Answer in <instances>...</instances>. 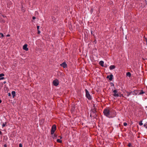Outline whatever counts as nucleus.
I'll return each instance as SVG.
<instances>
[{
  "instance_id": "obj_29",
  "label": "nucleus",
  "mask_w": 147,
  "mask_h": 147,
  "mask_svg": "<svg viewBox=\"0 0 147 147\" xmlns=\"http://www.w3.org/2000/svg\"><path fill=\"white\" fill-rule=\"evenodd\" d=\"M36 19V17H35L33 16L32 17V19L33 20H34Z\"/></svg>"
},
{
  "instance_id": "obj_25",
  "label": "nucleus",
  "mask_w": 147,
  "mask_h": 147,
  "mask_svg": "<svg viewBox=\"0 0 147 147\" xmlns=\"http://www.w3.org/2000/svg\"><path fill=\"white\" fill-rule=\"evenodd\" d=\"M139 125H143V123L142 122V121H140V123H139Z\"/></svg>"
},
{
  "instance_id": "obj_6",
  "label": "nucleus",
  "mask_w": 147,
  "mask_h": 147,
  "mask_svg": "<svg viewBox=\"0 0 147 147\" xmlns=\"http://www.w3.org/2000/svg\"><path fill=\"white\" fill-rule=\"evenodd\" d=\"M53 83L54 86H57L58 85L59 82L57 80H55L53 81Z\"/></svg>"
},
{
  "instance_id": "obj_41",
  "label": "nucleus",
  "mask_w": 147,
  "mask_h": 147,
  "mask_svg": "<svg viewBox=\"0 0 147 147\" xmlns=\"http://www.w3.org/2000/svg\"><path fill=\"white\" fill-rule=\"evenodd\" d=\"M92 9H91V11H92Z\"/></svg>"
},
{
  "instance_id": "obj_38",
  "label": "nucleus",
  "mask_w": 147,
  "mask_h": 147,
  "mask_svg": "<svg viewBox=\"0 0 147 147\" xmlns=\"http://www.w3.org/2000/svg\"><path fill=\"white\" fill-rule=\"evenodd\" d=\"M62 138V137H60V138H61V139Z\"/></svg>"
},
{
  "instance_id": "obj_11",
  "label": "nucleus",
  "mask_w": 147,
  "mask_h": 147,
  "mask_svg": "<svg viewBox=\"0 0 147 147\" xmlns=\"http://www.w3.org/2000/svg\"><path fill=\"white\" fill-rule=\"evenodd\" d=\"M132 94L134 95L138 94V91L137 90H134Z\"/></svg>"
},
{
  "instance_id": "obj_22",
  "label": "nucleus",
  "mask_w": 147,
  "mask_h": 147,
  "mask_svg": "<svg viewBox=\"0 0 147 147\" xmlns=\"http://www.w3.org/2000/svg\"><path fill=\"white\" fill-rule=\"evenodd\" d=\"M6 124V122H5L4 123H3L2 124V127H5V126Z\"/></svg>"
},
{
  "instance_id": "obj_3",
  "label": "nucleus",
  "mask_w": 147,
  "mask_h": 147,
  "mask_svg": "<svg viewBox=\"0 0 147 147\" xmlns=\"http://www.w3.org/2000/svg\"><path fill=\"white\" fill-rule=\"evenodd\" d=\"M85 92L86 97L89 100H91L92 99V97L90 95L88 90L86 89H85Z\"/></svg>"
},
{
  "instance_id": "obj_16",
  "label": "nucleus",
  "mask_w": 147,
  "mask_h": 147,
  "mask_svg": "<svg viewBox=\"0 0 147 147\" xmlns=\"http://www.w3.org/2000/svg\"><path fill=\"white\" fill-rule=\"evenodd\" d=\"M21 9H22V11L23 12H24L25 11V9L24 8L23 6V5H22L21 6Z\"/></svg>"
},
{
  "instance_id": "obj_32",
  "label": "nucleus",
  "mask_w": 147,
  "mask_h": 147,
  "mask_svg": "<svg viewBox=\"0 0 147 147\" xmlns=\"http://www.w3.org/2000/svg\"><path fill=\"white\" fill-rule=\"evenodd\" d=\"M2 135V133L1 132V131H0V135Z\"/></svg>"
},
{
  "instance_id": "obj_26",
  "label": "nucleus",
  "mask_w": 147,
  "mask_h": 147,
  "mask_svg": "<svg viewBox=\"0 0 147 147\" xmlns=\"http://www.w3.org/2000/svg\"><path fill=\"white\" fill-rule=\"evenodd\" d=\"M127 123H125V122L124 123H123V125H124V126H127Z\"/></svg>"
},
{
  "instance_id": "obj_9",
  "label": "nucleus",
  "mask_w": 147,
  "mask_h": 147,
  "mask_svg": "<svg viewBox=\"0 0 147 147\" xmlns=\"http://www.w3.org/2000/svg\"><path fill=\"white\" fill-rule=\"evenodd\" d=\"M113 76L111 74L109 76H107V78H109L110 80H111L113 78Z\"/></svg>"
},
{
  "instance_id": "obj_27",
  "label": "nucleus",
  "mask_w": 147,
  "mask_h": 147,
  "mask_svg": "<svg viewBox=\"0 0 147 147\" xmlns=\"http://www.w3.org/2000/svg\"><path fill=\"white\" fill-rule=\"evenodd\" d=\"M19 147H22V146L21 144L20 143L19 144Z\"/></svg>"
},
{
  "instance_id": "obj_28",
  "label": "nucleus",
  "mask_w": 147,
  "mask_h": 147,
  "mask_svg": "<svg viewBox=\"0 0 147 147\" xmlns=\"http://www.w3.org/2000/svg\"><path fill=\"white\" fill-rule=\"evenodd\" d=\"M131 144L130 143H129L128 144V146H131Z\"/></svg>"
},
{
  "instance_id": "obj_14",
  "label": "nucleus",
  "mask_w": 147,
  "mask_h": 147,
  "mask_svg": "<svg viewBox=\"0 0 147 147\" xmlns=\"http://www.w3.org/2000/svg\"><path fill=\"white\" fill-rule=\"evenodd\" d=\"M115 67L114 65H111L109 67V69L110 70H112L114 69H115Z\"/></svg>"
},
{
  "instance_id": "obj_36",
  "label": "nucleus",
  "mask_w": 147,
  "mask_h": 147,
  "mask_svg": "<svg viewBox=\"0 0 147 147\" xmlns=\"http://www.w3.org/2000/svg\"><path fill=\"white\" fill-rule=\"evenodd\" d=\"M40 26H37L36 28H39Z\"/></svg>"
},
{
  "instance_id": "obj_1",
  "label": "nucleus",
  "mask_w": 147,
  "mask_h": 147,
  "mask_svg": "<svg viewBox=\"0 0 147 147\" xmlns=\"http://www.w3.org/2000/svg\"><path fill=\"white\" fill-rule=\"evenodd\" d=\"M103 113L105 116L109 118L114 117L116 115V112H114L113 113H112L110 112V110L108 109H105L103 111Z\"/></svg>"
},
{
  "instance_id": "obj_19",
  "label": "nucleus",
  "mask_w": 147,
  "mask_h": 147,
  "mask_svg": "<svg viewBox=\"0 0 147 147\" xmlns=\"http://www.w3.org/2000/svg\"><path fill=\"white\" fill-rule=\"evenodd\" d=\"M52 20L54 22H56V18L55 17L52 16Z\"/></svg>"
},
{
  "instance_id": "obj_12",
  "label": "nucleus",
  "mask_w": 147,
  "mask_h": 147,
  "mask_svg": "<svg viewBox=\"0 0 147 147\" xmlns=\"http://www.w3.org/2000/svg\"><path fill=\"white\" fill-rule=\"evenodd\" d=\"M138 95H141L144 94L145 92L142 90H141L140 91H138Z\"/></svg>"
},
{
  "instance_id": "obj_43",
  "label": "nucleus",
  "mask_w": 147,
  "mask_h": 147,
  "mask_svg": "<svg viewBox=\"0 0 147 147\" xmlns=\"http://www.w3.org/2000/svg\"><path fill=\"white\" fill-rule=\"evenodd\" d=\"M146 41L147 42V39H146Z\"/></svg>"
},
{
  "instance_id": "obj_21",
  "label": "nucleus",
  "mask_w": 147,
  "mask_h": 147,
  "mask_svg": "<svg viewBox=\"0 0 147 147\" xmlns=\"http://www.w3.org/2000/svg\"><path fill=\"white\" fill-rule=\"evenodd\" d=\"M127 75L129 77L131 75V73L129 72H128L127 73Z\"/></svg>"
},
{
  "instance_id": "obj_13",
  "label": "nucleus",
  "mask_w": 147,
  "mask_h": 147,
  "mask_svg": "<svg viewBox=\"0 0 147 147\" xmlns=\"http://www.w3.org/2000/svg\"><path fill=\"white\" fill-rule=\"evenodd\" d=\"M4 75L3 74H0V80H3L4 79V78L3 77V76H4Z\"/></svg>"
},
{
  "instance_id": "obj_40",
  "label": "nucleus",
  "mask_w": 147,
  "mask_h": 147,
  "mask_svg": "<svg viewBox=\"0 0 147 147\" xmlns=\"http://www.w3.org/2000/svg\"><path fill=\"white\" fill-rule=\"evenodd\" d=\"M146 128H147V125H146Z\"/></svg>"
},
{
  "instance_id": "obj_17",
  "label": "nucleus",
  "mask_w": 147,
  "mask_h": 147,
  "mask_svg": "<svg viewBox=\"0 0 147 147\" xmlns=\"http://www.w3.org/2000/svg\"><path fill=\"white\" fill-rule=\"evenodd\" d=\"M11 94L13 96V97H14L16 96V92L14 91H12L11 92Z\"/></svg>"
},
{
  "instance_id": "obj_42",
  "label": "nucleus",
  "mask_w": 147,
  "mask_h": 147,
  "mask_svg": "<svg viewBox=\"0 0 147 147\" xmlns=\"http://www.w3.org/2000/svg\"><path fill=\"white\" fill-rule=\"evenodd\" d=\"M70 29H72V28H70Z\"/></svg>"
},
{
  "instance_id": "obj_10",
  "label": "nucleus",
  "mask_w": 147,
  "mask_h": 147,
  "mask_svg": "<svg viewBox=\"0 0 147 147\" xmlns=\"http://www.w3.org/2000/svg\"><path fill=\"white\" fill-rule=\"evenodd\" d=\"M60 65L64 68H65L67 66V65L65 62H63Z\"/></svg>"
},
{
  "instance_id": "obj_8",
  "label": "nucleus",
  "mask_w": 147,
  "mask_h": 147,
  "mask_svg": "<svg viewBox=\"0 0 147 147\" xmlns=\"http://www.w3.org/2000/svg\"><path fill=\"white\" fill-rule=\"evenodd\" d=\"M131 92H128L127 91H126L124 92V94L125 96H129L131 94Z\"/></svg>"
},
{
  "instance_id": "obj_23",
  "label": "nucleus",
  "mask_w": 147,
  "mask_h": 147,
  "mask_svg": "<svg viewBox=\"0 0 147 147\" xmlns=\"http://www.w3.org/2000/svg\"><path fill=\"white\" fill-rule=\"evenodd\" d=\"M4 36L3 34L0 33V38H3V37Z\"/></svg>"
},
{
  "instance_id": "obj_4",
  "label": "nucleus",
  "mask_w": 147,
  "mask_h": 147,
  "mask_svg": "<svg viewBox=\"0 0 147 147\" xmlns=\"http://www.w3.org/2000/svg\"><path fill=\"white\" fill-rule=\"evenodd\" d=\"M56 126L55 125H53L52 127V129L51 131V134L53 135L54 134L55 131L56 130Z\"/></svg>"
},
{
  "instance_id": "obj_39",
  "label": "nucleus",
  "mask_w": 147,
  "mask_h": 147,
  "mask_svg": "<svg viewBox=\"0 0 147 147\" xmlns=\"http://www.w3.org/2000/svg\"><path fill=\"white\" fill-rule=\"evenodd\" d=\"M6 83V82H4V83Z\"/></svg>"
},
{
  "instance_id": "obj_5",
  "label": "nucleus",
  "mask_w": 147,
  "mask_h": 147,
  "mask_svg": "<svg viewBox=\"0 0 147 147\" xmlns=\"http://www.w3.org/2000/svg\"><path fill=\"white\" fill-rule=\"evenodd\" d=\"M114 93L113 95L115 97H117L119 96V94L118 93V91L117 90H113Z\"/></svg>"
},
{
  "instance_id": "obj_7",
  "label": "nucleus",
  "mask_w": 147,
  "mask_h": 147,
  "mask_svg": "<svg viewBox=\"0 0 147 147\" xmlns=\"http://www.w3.org/2000/svg\"><path fill=\"white\" fill-rule=\"evenodd\" d=\"M27 44H25L23 47V49L26 51H28V49L27 48Z\"/></svg>"
},
{
  "instance_id": "obj_2",
  "label": "nucleus",
  "mask_w": 147,
  "mask_h": 147,
  "mask_svg": "<svg viewBox=\"0 0 147 147\" xmlns=\"http://www.w3.org/2000/svg\"><path fill=\"white\" fill-rule=\"evenodd\" d=\"M53 11L54 14L55 15L58 14L59 12L58 7L57 6L54 7L53 9Z\"/></svg>"
},
{
  "instance_id": "obj_18",
  "label": "nucleus",
  "mask_w": 147,
  "mask_h": 147,
  "mask_svg": "<svg viewBox=\"0 0 147 147\" xmlns=\"http://www.w3.org/2000/svg\"><path fill=\"white\" fill-rule=\"evenodd\" d=\"M0 22L2 23H4L5 22V21L2 18L0 19Z\"/></svg>"
},
{
  "instance_id": "obj_34",
  "label": "nucleus",
  "mask_w": 147,
  "mask_h": 147,
  "mask_svg": "<svg viewBox=\"0 0 147 147\" xmlns=\"http://www.w3.org/2000/svg\"><path fill=\"white\" fill-rule=\"evenodd\" d=\"M8 95H9V96H10V95H11V94H10V93H9L8 94Z\"/></svg>"
},
{
  "instance_id": "obj_37",
  "label": "nucleus",
  "mask_w": 147,
  "mask_h": 147,
  "mask_svg": "<svg viewBox=\"0 0 147 147\" xmlns=\"http://www.w3.org/2000/svg\"><path fill=\"white\" fill-rule=\"evenodd\" d=\"M2 101L0 99V103H1V102Z\"/></svg>"
},
{
  "instance_id": "obj_35",
  "label": "nucleus",
  "mask_w": 147,
  "mask_h": 147,
  "mask_svg": "<svg viewBox=\"0 0 147 147\" xmlns=\"http://www.w3.org/2000/svg\"><path fill=\"white\" fill-rule=\"evenodd\" d=\"M96 112V111H93V113H95Z\"/></svg>"
},
{
  "instance_id": "obj_31",
  "label": "nucleus",
  "mask_w": 147,
  "mask_h": 147,
  "mask_svg": "<svg viewBox=\"0 0 147 147\" xmlns=\"http://www.w3.org/2000/svg\"><path fill=\"white\" fill-rule=\"evenodd\" d=\"M2 16H3V17L4 18H5V17H6V16H4V15H2Z\"/></svg>"
},
{
  "instance_id": "obj_30",
  "label": "nucleus",
  "mask_w": 147,
  "mask_h": 147,
  "mask_svg": "<svg viewBox=\"0 0 147 147\" xmlns=\"http://www.w3.org/2000/svg\"><path fill=\"white\" fill-rule=\"evenodd\" d=\"M4 147H7V145L6 144H5L4 145Z\"/></svg>"
},
{
  "instance_id": "obj_15",
  "label": "nucleus",
  "mask_w": 147,
  "mask_h": 147,
  "mask_svg": "<svg viewBox=\"0 0 147 147\" xmlns=\"http://www.w3.org/2000/svg\"><path fill=\"white\" fill-rule=\"evenodd\" d=\"M104 62L102 61H101L99 62V64L102 67L104 66Z\"/></svg>"
},
{
  "instance_id": "obj_24",
  "label": "nucleus",
  "mask_w": 147,
  "mask_h": 147,
  "mask_svg": "<svg viewBox=\"0 0 147 147\" xmlns=\"http://www.w3.org/2000/svg\"><path fill=\"white\" fill-rule=\"evenodd\" d=\"M40 28H37L38 32V34H39L40 33V32L39 30ZM40 29H41V28H40Z\"/></svg>"
},
{
  "instance_id": "obj_44",
  "label": "nucleus",
  "mask_w": 147,
  "mask_h": 147,
  "mask_svg": "<svg viewBox=\"0 0 147 147\" xmlns=\"http://www.w3.org/2000/svg\"><path fill=\"white\" fill-rule=\"evenodd\" d=\"M91 33H92V31H91Z\"/></svg>"
},
{
  "instance_id": "obj_33",
  "label": "nucleus",
  "mask_w": 147,
  "mask_h": 147,
  "mask_svg": "<svg viewBox=\"0 0 147 147\" xmlns=\"http://www.w3.org/2000/svg\"><path fill=\"white\" fill-rule=\"evenodd\" d=\"M6 36L7 37L9 36H10V35L9 34H7V35Z\"/></svg>"
},
{
  "instance_id": "obj_20",
  "label": "nucleus",
  "mask_w": 147,
  "mask_h": 147,
  "mask_svg": "<svg viewBox=\"0 0 147 147\" xmlns=\"http://www.w3.org/2000/svg\"><path fill=\"white\" fill-rule=\"evenodd\" d=\"M57 142L60 143L62 142V141L60 140V139H57Z\"/></svg>"
}]
</instances>
